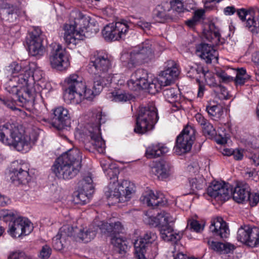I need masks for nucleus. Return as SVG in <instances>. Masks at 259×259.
<instances>
[{
	"mask_svg": "<svg viewBox=\"0 0 259 259\" xmlns=\"http://www.w3.org/2000/svg\"><path fill=\"white\" fill-rule=\"evenodd\" d=\"M237 240L251 247H259V228L244 226L237 232Z\"/></svg>",
	"mask_w": 259,
	"mask_h": 259,
	"instance_id": "nucleus-18",
	"label": "nucleus"
},
{
	"mask_svg": "<svg viewBox=\"0 0 259 259\" xmlns=\"http://www.w3.org/2000/svg\"><path fill=\"white\" fill-rule=\"evenodd\" d=\"M140 200L149 206L155 207L163 206L167 203V201L163 194L156 192L155 194L152 190L146 191L140 198Z\"/></svg>",
	"mask_w": 259,
	"mask_h": 259,
	"instance_id": "nucleus-27",
	"label": "nucleus"
},
{
	"mask_svg": "<svg viewBox=\"0 0 259 259\" xmlns=\"http://www.w3.org/2000/svg\"><path fill=\"white\" fill-rule=\"evenodd\" d=\"M236 9L234 6H228L224 9V12L226 15H231L235 13Z\"/></svg>",
	"mask_w": 259,
	"mask_h": 259,
	"instance_id": "nucleus-63",
	"label": "nucleus"
},
{
	"mask_svg": "<svg viewBox=\"0 0 259 259\" xmlns=\"http://www.w3.org/2000/svg\"><path fill=\"white\" fill-rule=\"evenodd\" d=\"M94 122L88 125V129L91 144L99 153H104L105 151V143L101 136L100 125L105 122L106 115L101 110H97L93 114Z\"/></svg>",
	"mask_w": 259,
	"mask_h": 259,
	"instance_id": "nucleus-9",
	"label": "nucleus"
},
{
	"mask_svg": "<svg viewBox=\"0 0 259 259\" xmlns=\"http://www.w3.org/2000/svg\"><path fill=\"white\" fill-rule=\"evenodd\" d=\"M92 78L93 80L92 89H87L85 86V89L83 90L82 93L79 94V96L75 100L74 104H79L84 99L92 100L101 92L105 83L100 80H97V78Z\"/></svg>",
	"mask_w": 259,
	"mask_h": 259,
	"instance_id": "nucleus-25",
	"label": "nucleus"
},
{
	"mask_svg": "<svg viewBox=\"0 0 259 259\" xmlns=\"http://www.w3.org/2000/svg\"><path fill=\"white\" fill-rule=\"evenodd\" d=\"M237 15L242 21H245L246 16L248 14L253 15L252 18L249 17L245 22V27L252 33H259V7H253L248 10L241 9L237 12Z\"/></svg>",
	"mask_w": 259,
	"mask_h": 259,
	"instance_id": "nucleus-20",
	"label": "nucleus"
},
{
	"mask_svg": "<svg viewBox=\"0 0 259 259\" xmlns=\"http://www.w3.org/2000/svg\"><path fill=\"white\" fill-rule=\"evenodd\" d=\"M204 11L201 9L194 12L193 18L198 22H199L204 15Z\"/></svg>",
	"mask_w": 259,
	"mask_h": 259,
	"instance_id": "nucleus-60",
	"label": "nucleus"
},
{
	"mask_svg": "<svg viewBox=\"0 0 259 259\" xmlns=\"http://www.w3.org/2000/svg\"><path fill=\"white\" fill-rule=\"evenodd\" d=\"M210 231L213 236L220 238H227L229 234L228 226L221 217H217L211 220Z\"/></svg>",
	"mask_w": 259,
	"mask_h": 259,
	"instance_id": "nucleus-28",
	"label": "nucleus"
},
{
	"mask_svg": "<svg viewBox=\"0 0 259 259\" xmlns=\"http://www.w3.org/2000/svg\"><path fill=\"white\" fill-rule=\"evenodd\" d=\"M204 77L207 84L210 87L214 88L218 84L215 81L214 77L210 73H208V74H206Z\"/></svg>",
	"mask_w": 259,
	"mask_h": 259,
	"instance_id": "nucleus-57",
	"label": "nucleus"
},
{
	"mask_svg": "<svg viewBox=\"0 0 259 259\" xmlns=\"http://www.w3.org/2000/svg\"><path fill=\"white\" fill-rule=\"evenodd\" d=\"M195 118L198 123V124L201 126V127L205 125V124L208 122V120L205 119L201 114L200 113H197L195 116Z\"/></svg>",
	"mask_w": 259,
	"mask_h": 259,
	"instance_id": "nucleus-59",
	"label": "nucleus"
},
{
	"mask_svg": "<svg viewBox=\"0 0 259 259\" xmlns=\"http://www.w3.org/2000/svg\"><path fill=\"white\" fill-rule=\"evenodd\" d=\"M246 201H249L251 206H254L259 202V194L257 193L251 194L249 192V194Z\"/></svg>",
	"mask_w": 259,
	"mask_h": 259,
	"instance_id": "nucleus-54",
	"label": "nucleus"
},
{
	"mask_svg": "<svg viewBox=\"0 0 259 259\" xmlns=\"http://www.w3.org/2000/svg\"><path fill=\"white\" fill-rule=\"evenodd\" d=\"M52 252V249L48 245H45L42 246L41 250L40 251L39 256L44 259L48 258Z\"/></svg>",
	"mask_w": 259,
	"mask_h": 259,
	"instance_id": "nucleus-55",
	"label": "nucleus"
},
{
	"mask_svg": "<svg viewBox=\"0 0 259 259\" xmlns=\"http://www.w3.org/2000/svg\"><path fill=\"white\" fill-rule=\"evenodd\" d=\"M207 193L218 201H226L231 196L232 189L228 184L213 182L207 188Z\"/></svg>",
	"mask_w": 259,
	"mask_h": 259,
	"instance_id": "nucleus-22",
	"label": "nucleus"
},
{
	"mask_svg": "<svg viewBox=\"0 0 259 259\" xmlns=\"http://www.w3.org/2000/svg\"><path fill=\"white\" fill-rule=\"evenodd\" d=\"M88 191L75 192L73 194L72 201L77 204L83 205L89 201L88 195L85 193Z\"/></svg>",
	"mask_w": 259,
	"mask_h": 259,
	"instance_id": "nucleus-43",
	"label": "nucleus"
},
{
	"mask_svg": "<svg viewBox=\"0 0 259 259\" xmlns=\"http://www.w3.org/2000/svg\"><path fill=\"white\" fill-rule=\"evenodd\" d=\"M188 226L196 232H199L203 229V227L197 221L195 220H189Z\"/></svg>",
	"mask_w": 259,
	"mask_h": 259,
	"instance_id": "nucleus-53",
	"label": "nucleus"
},
{
	"mask_svg": "<svg viewBox=\"0 0 259 259\" xmlns=\"http://www.w3.org/2000/svg\"><path fill=\"white\" fill-rule=\"evenodd\" d=\"M8 73L12 75L6 84V90L12 95L11 99L0 97V103L14 110L16 109L17 102L22 106H26L32 102L35 95L34 82L30 81V76L26 74V71L16 62H13L8 67Z\"/></svg>",
	"mask_w": 259,
	"mask_h": 259,
	"instance_id": "nucleus-1",
	"label": "nucleus"
},
{
	"mask_svg": "<svg viewBox=\"0 0 259 259\" xmlns=\"http://www.w3.org/2000/svg\"><path fill=\"white\" fill-rule=\"evenodd\" d=\"M43 39L40 29L38 27H34L26 40L28 51L31 55L39 57L44 54L45 49L42 45Z\"/></svg>",
	"mask_w": 259,
	"mask_h": 259,
	"instance_id": "nucleus-15",
	"label": "nucleus"
},
{
	"mask_svg": "<svg viewBox=\"0 0 259 259\" xmlns=\"http://www.w3.org/2000/svg\"><path fill=\"white\" fill-rule=\"evenodd\" d=\"M80 183L82 186V190L84 191H90L93 189V180L91 176L85 177Z\"/></svg>",
	"mask_w": 259,
	"mask_h": 259,
	"instance_id": "nucleus-47",
	"label": "nucleus"
},
{
	"mask_svg": "<svg viewBox=\"0 0 259 259\" xmlns=\"http://www.w3.org/2000/svg\"><path fill=\"white\" fill-rule=\"evenodd\" d=\"M168 151V148L161 144H152L147 148L146 155L148 158H153L159 157Z\"/></svg>",
	"mask_w": 259,
	"mask_h": 259,
	"instance_id": "nucleus-33",
	"label": "nucleus"
},
{
	"mask_svg": "<svg viewBox=\"0 0 259 259\" xmlns=\"http://www.w3.org/2000/svg\"><path fill=\"white\" fill-rule=\"evenodd\" d=\"M155 48L152 42L146 40L130 53H124L120 57L122 65L130 69L148 63L155 58Z\"/></svg>",
	"mask_w": 259,
	"mask_h": 259,
	"instance_id": "nucleus-4",
	"label": "nucleus"
},
{
	"mask_svg": "<svg viewBox=\"0 0 259 259\" xmlns=\"http://www.w3.org/2000/svg\"><path fill=\"white\" fill-rule=\"evenodd\" d=\"M80 151L73 148L62 154L54 162L52 170L59 178L71 179L78 173L81 165Z\"/></svg>",
	"mask_w": 259,
	"mask_h": 259,
	"instance_id": "nucleus-2",
	"label": "nucleus"
},
{
	"mask_svg": "<svg viewBox=\"0 0 259 259\" xmlns=\"http://www.w3.org/2000/svg\"><path fill=\"white\" fill-rule=\"evenodd\" d=\"M101 165L103 168V170L105 172L107 169L110 167V166L113 165L109 161H107L105 160H102L100 162Z\"/></svg>",
	"mask_w": 259,
	"mask_h": 259,
	"instance_id": "nucleus-64",
	"label": "nucleus"
},
{
	"mask_svg": "<svg viewBox=\"0 0 259 259\" xmlns=\"http://www.w3.org/2000/svg\"><path fill=\"white\" fill-rule=\"evenodd\" d=\"M0 141L18 151L26 152L31 148V139L21 126L6 123L0 125Z\"/></svg>",
	"mask_w": 259,
	"mask_h": 259,
	"instance_id": "nucleus-3",
	"label": "nucleus"
},
{
	"mask_svg": "<svg viewBox=\"0 0 259 259\" xmlns=\"http://www.w3.org/2000/svg\"><path fill=\"white\" fill-rule=\"evenodd\" d=\"M8 232L13 238L20 237L28 235L32 230L30 222L26 218L18 215L10 221Z\"/></svg>",
	"mask_w": 259,
	"mask_h": 259,
	"instance_id": "nucleus-17",
	"label": "nucleus"
},
{
	"mask_svg": "<svg viewBox=\"0 0 259 259\" xmlns=\"http://www.w3.org/2000/svg\"><path fill=\"white\" fill-rule=\"evenodd\" d=\"M190 191L188 193L196 192L198 190H202L205 187V182L202 176H198L197 178L189 179Z\"/></svg>",
	"mask_w": 259,
	"mask_h": 259,
	"instance_id": "nucleus-37",
	"label": "nucleus"
},
{
	"mask_svg": "<svg viewBox=\"0 0 259 259\" xmlns=\"http://www.w3.org/2000/svg\"><path fill=\"white\" fill-rule=\"evenodd\" d=\"M171 67L161 71L158 78H150L147 84L146 89L151 94H155L158 93L162 87L169 85L174 81L179 73V70L173 62Z\"/></svg>",
	"mask_w": 259,
	"mask_h": 259,
	"instance_id": "nucleus-11",
	"label": "nucleus"
},
{
	"mask_svg": "<svg viewBox=\"0 0 259 259\" xmlns=\"http://www.w3.org/2000/svg\"><path fill=\"white\" fill-rule=\"evenodd\" d=\"M196 131L194 126L187 125L177 137L174 147L175 152L181 155L190 151L195 140Z\"/></svg>",
	"mask_w": 259,
	"mask_h": 259,
	"instance_id": "nucleus-13",
	"label": "nucleus"
},
{
	"mask_svg": "<svg viewBox=\"0 0 259 259\" xmlns=\"http://www.w3.org/2000/svg\"><path fill=\"white\" fill-rule=\"evenodd\" d=\"M199 169V165L196 161L193 162L187 167L188 171L191 174H193L195 176L198 174Z\"/></svg>",
	"mask_w": 259,
	"mask_h": 259,
	"instance_id": "nucleus-56",
	"label": "nucleus"
},
{
	"mask_svg": "<svg viewBox=\"0 0 259 259\" xmlns=\"http://www.w3.org/2000/svg\"><path fill=\"white\" fill-rule=\"evenodd\" d=\"M17 215L18 212L15 210H0V219H3L6 222L12 221Z\"/></svg>",
	"mask_w": 259,
	"mask_h": 259,
	"instance_id": "nucleus-44",
	"label": "nucleus"
},
{
	"mask_svg": "<svg viewBox=\"0 0 259 259\" xmlns=\"http://www.w3.org/2000/svg\"><path fill=\"white\" fill-rule=\"evenodd\" d=\"M249 76L246 73V70L241 68L236 70V76L234 80L235 84L238 85H242L248 80Z\"/></svg>",
	"mask_w": 259,
	"mask_h": 259,
	"instance_id": "nucleus-40",
	"label": "nucleus"
},
{
	"mask_svg": "<svg viewBox=\"0 0 259 259\" xmlns=\"http://www.w3.org/2000/svg\"><path fill=\"white\" fill-rule=\"evenodd\" d=\"M216 96L220 99H227L228 96L227 90L224 87L218 84L213 89Z\"/></svg>",
	"mask_w": 259,
	"mask_h": 259,
	"instance_id": "nucleus-46",
	"label": "nucleus"
},
{
	"mask_svg": "<svg viewBox=\"0 0 259 259\" xmlns=\"http://www.w3.org/2000/svg\"><path fill=\"white\" fill-rule=\"evenodd\" d=\"M102 233L110 236L111 243L119 253L125 252L128 248L125 238L119 235L122 233L124 228L120 222L103 223L99 228Z\"/></svg>",
	"mask_w": 259,
	"mask_h": 259,
	"instance_id": "nucleus-8",
	"label": "nucleus"
},
{
	"mask_svg": "<svg viewBox=\"0 0 259 259\" xmlns=\"http://www.w3.org/2000/svg\"><path fill=\"white\" fill-rule=\"evenodd\" d=\"M206 110L209 115L213 117H220L223 113V107L221 104H210L206 106Z\"/></svg>",
	"mask_w": 259,
	"mask_h": 259,
	"instance_id": "nucleus-41",
	"label": "nucleus"
},
{
	"mask_svg": "<svg viewBox=\"0 0 259 259\" xmlns=\"http://www.w3.org/2000/svg\"><path fill=\"white\" fill-rule=\"evenodd\" d=\"M134 184L127 180H123L120 183L113 181L110 182L105 190L107 198L118 199L119 202L128 201L135 192Z\"/></svg>",
	"mask_w": 259,
	"mask_h": 259,
	"instance_id": "nucleus-10",
	"label": "nucleus"
},
{
	"mask_svg": "<svg viewBox=\"0 0 259 259\" xmlns=\"http://www.w3.org/2000/svg\"><path fill=\"white\" fill-rule=\"evenodd\" d=\"M49 57V62L52 68L59 71L66 70L70 66L68 55L65 49L57 44H53Z\"/></svg>",
	"mask_w": 259,
	"mask_h": 259,
	"instance_id": "nucleus-14",
	"label": "nucleus"
},
{
	"mask_svg": "<svg viewBox=\"0 0 259 259\" xmlns=\"http://www.w3.org/2000/svg\"><path fill=\"white\" fill-rule=\"evenodd\" d=\"M250 189L248 184L241 183L238 185L234 189L232 194L233 199L238 203H242L246 200Z\"/></svg>",
	"mask_w": 259,
	"mask_h": 259,
	"instance_id": "nucleus-30",
	"label": "nucleus"
},
{
	"mask_svg": "<svg viewBox=\"0 0 259 259\" xmlns=\"http://www.w3.org/2000/svg\"><path fill=\"white\" fill-rule=\"evenodd\" d=\"M66 89L64 99L67 104H74L79 94L85 89V83L81 76L76 73L70 74L65 79Z\"/></svg>",
	"mask_w": 259,
	"mask_h": 259,
	"instance_id": "nucleus-12",
	"label": "nucleus"
},
{
	"mask_svg": "<svg viewBox=\"0 0 259 259\" xmlns=\"http://www.w3.org/2000/svg\"><path fill=\"white\" fill-rule=\"evenodd\" d=\"M30 255H27L22 251H15L10 253L8 259H32Z\"/></svg>",
	"mask_w": 259,
	"mask_h": 259,
	"instance_id": "nucleus-51",
	"label": "nucleus"
},
{
	"mask_svg": "<svg viewBox=\"0 0 259 259\" xmlns=\"http://www.w3.org/2000/svg\"><path fill=\"white\" fill-rule=\"evenodd\" d=\"M220 34L218 28H216L213 23H211L209 26V30L205 33V37L210 41H214L216 43L219 40Z\"/></svg>",
	"mask_w": 259,
	"mask_h": 259,
	"instance_id": "nucleus-39",
	"label": "nucleus"
},
{
	"mask_svg": "<svg viewBox=\"0 0 259 259\" xmlns=\"http://www.w3.org/2000/svg\"><path fill=\"white\" fill-rule=\"evenodd\" d=\"M179 91L177 88H169L163 91V95L168 102L174 103L177 101L178 98Z\"/></svg>",
	"mask_w": 259,
	"mask_h": 259,
	"instance_id": "nucleus-42",
	"label": "nucleus"
},
{
	"mask_svg": "<svg viewBox=\"0 0 259 259\" xmlns=\"http://www.w3.org/2000/svg\"><path fill=\"white\" fill-rule=\"evenodd\" d=\"M137 25L145 31L150 30L151 27L150 23L143 20L139 21L137 22Z\"/></svg>",
	"mask_w": 259,
	"mask_h": 259,
	"instance_id": "nucleus-58",
	"label": "nucleus"
},
{
	"mask_svg": "<svg viewBox=\"0 0 259 259\" xmlns=\"http://www.w3.org/2000/svg\"><path fill=\"white\" fill-rule=\"evenodd\" d=\"M17 7L11 5L3 0H0V15L3 19L10 22H14L19 15Z\"/></svg>",
	"mask_w": 259,
	"mask_h": 259,
	"instance_id": "nucleus-29",
	"label": "nucleus"
},
{
	"mask_svg": "<svg viewBox=\"0 0 259 259\" xmlns=\"http://www.w3.org/2000/svg\"><path fill=\"white\" fill-rule=\"evenodd\" d=\"M158 119L157 111L154 105H148L139 107L134 131L143 134L153 129Z\"/></svg>",
	"mask_w": 259,
	"mask_h": 259,
	"instance_id": "nucleus-6",
	"label": "nucleus"
},
{
	"mask_svg": "<svg viewBox=\"0 0 259 259\" xmlns=\"http://www.w3.org/2000/svg\"><path fill=\"white\" fill-rule=\"evenodd\" d=\"M150 220V225L158 228L161 238L165 241L176 242L181 239L182 234L175 232L172 226L176 218L169 213L162 211Z\"/></svg>",
	"mask_w": 259,
	"mask_h": 259,
	"instance_id": "nucleus-5",
	"label": "nucleus"
},
{
	"mask_svg": "<svg viewBox=\"0 0 259 259\" xmlns=\"http://www.w3.org/2000/svg\"><path fill=\"white\" fill-rule=\"evenodd\" d=\"M111 66V61L108 55L104 52L97 51L91 56L89 71L92 74V78H97V80L105 82Z\"/></svg>",
	"mask_w": 259,
	"mask_h": 259,
	"instance_id": "nucleus-7",
	"label": "nucleus"
},
{
	"mask_svg": "<svg viewBox=\"0 0 259 259\" xmlns=\"http://www.w3.org/2000/svg\"><path fill=\"white\" fill-rule=\"evenodd\" d=\"M29 168L26 164L13 162L10 170V178L15 185H26L30 180Z\"/></svg>",
	"mask_w": 259,
	"mask_h": 259,
	"instance_id": "nucleus-19",
	"label": "nucleus"
},
{
	"mask_svg": "<svg viewBox=\"0 0 259 259\" xmlns=\"http://www.w3.org/2000/svg\"><path fill=\"white\" fill-rule=\"evenodd\" d=\"M52 125L61 130L70 125V118L67 109L59 106L53 110Z\"/></svg>",
	"mask_w": 259,
	"mask_h": 259,
	"instance_id": "nucleus-24",
	"label": "nucleus"
},
{
	"mask_svg": "<svg viewBox=\"0 0 259 259\" xmlns=\"http://www.w3.org/2000/svg\"><path fill=\"white\" fill-rule=\"evenodd\" d=\"M129 26L125 21L117 22L106 25L102 30V35L107 40H118L124 38Z\"/></svg>",
	"mask_w": 259,
	"mask_h": 259,
	"instance_id": "nucleus-16",
	"label": "nucleus"
},
{
	"mask_svg": "<svg viewBox=\"0 0 259 259\" xmlns=\"http://www.w3.org/2000/svg\"><path fill=\"white\" fill-rule=\"evenodd\" d=\"M170 11L168 4L167 3L158 5L153 10V18L159 22H163L166 20L171 18L168 13Z\"/></svg>",
	"mask_w": 259,
	"mask_h": 259,
	"instance_id": "nucleus-31",
	"label": "nucleus"
},
{
	"mask_svg": "<svg viewBox=\"0 0 259 259\" xmlns=\"http://www.w3.org/2000/svg\"><path fill=\"white\" fill-rule=\"evenodd\" d=\"M85 19L84 17L82 16L80 19H75V26L68 24L64 25V39L67 45L72 44L75 46L80 40L84 39L85 36L83 30L77 31L75 28L78 24L80 23L81 21L83 22Z\"/></svg>",
	"mask_w": 259,
	"mask_h": 259,
	"instance_id": "nucleus-21",
	"label": "nucleus"
},
{
	"mask_svg": "<svg viewBox=\"0 0 259 259\" xmlns=\"http://www.w3.org/2000/svg\"><path fill=\"white\" fill-rule=\"evenodd\" d=\"M154 174L160 180H163L170 175V167L167 162L161 161L154 167Z\"/></svg>",
	"mask_w": 259,
	"mask_h": 259,
	"instance_id": "nucleus-34",
	"label": "nucleus"
},
{
	"mask_svg": "<svg viewBox=\"0 0 259 259\" xmlns=\"http://www.w3.org/2000/svg\"><path fill=\"white\" fill-rule=\"evenodd\" d=\"M104 172L112 180L110 182L112 183L113 181L117 182V176L119 173V171L115 164L111 165L110 167L107 169Z\"/></svg>",
	"mask_w": 259,
	"mask_h": 259,
	"instance_id": "nucleus-45",
	"label": "nucleus"
},
{
	"mask_svg": "<svg viewBox=\"0 0 259 259\" xmlns=\"http://www.w3.org/2000/svg\"><path fill=\"white\" fill-rule=\"evenodd\" d=\"M149 79L147 71L143 69H138L132 73L127 84L131 90L136 91L145 89Z\"/></svg>",
	"mask_w": 259,
	"mask_h": 259,
	"instance_id": "nucleus-23",
	"label": "nucleus"
},
{
	"mask_svg": "<svg viewBox=\"0 0 259 259\" xmlns=\"http://www.w3.org/2000/svg\"><path fill=\"white\" fill-rule=\"evenodd\" d=\"M74 232H76V229L75 230L70 225H64L60 229L56 236H59L64 242H66L68 237L73 235Z\"/></svg>",
	"mask_w": 259,
	"mask_h": 259,
	"instance_id": "nucleus-38",
	"label": "nucleus"
},
{
	"mask_svg": "<svg viewBox=\"0 0 259 259\" xmlns=\"http://www.w3.org/2000/svg\"><path fill=\"white\" fill-rule=\"evenodd\" d=\"M98 229H99L98 226L91 225L90 228L85 231L80 230L78 234V237L82 241L85 243L89 242L94 238Z\"/></svg>",
	"mask_w": 259,
	"mask_h": 259,
	"instance_id": "nucleus-36",
	"label": "nucleus"
},
{
	"mask_svg": "<svg viewBox=\"0 0 259 259\" xmlns=\"http://www.w3.org/2000/svg\"><path fill=\"white\" fill-rule=\"evenodd\" d=\"M109 97L115 102H127L133 98V96L127 91L120 89H115L109 94Z\"/></svg>",
	"mask_w": 259,
	"mask_h": 259,
	"instance_id": "nucleus-35",
	"label": "nucleus"
},
{
	"mask_svg": "<svg viewBox=\"0 0 259 259\" xmlns=\"http://www.w3.org/2000/svg\"><path fill=\"white\" fill-rule=\"evenodd\" d=\"M202 132L205 136L213 137L216 135V131L213 125L208 121L202 127Z\"/></svg>",
	"mask_w": 259,
	"mask_h": 259,
	"instance_id": "nucleus-49",
	"label": "nucleus"
},
{
	"mask_svg": "<svg viewBox=\"0 0 259 259\" xmlns=\"http://www.w3.org/2000/svg\"><path fill=\"white\" fill-rule=\"evenodd\" d=\"M204 11L201 9L194 12L193 18L198 22H199L204 15Z\"/></svg>",
	"mask_w": 259,
	"mask_h": 259,
	"instance_id": "nucleus-61",
	"label": "nucleus"
},
{
	"mask_svg": "<svg viewBox=\"0 0 259 259\" xmlns=\"http://www.w3.org/2000/svg\"><path fill=\"white\" fill-rule=\"evenodd\" d=\"M170 7L174 11L178 13L184 12L185 9L181 0H172L170 2Z\"/></svg>",
	"mask_w": 259,
	"mask_h": 259,
	"instance_id": "nucleus-50",
	"label": "nucleus"
},
{
	"mask_svg": "<svg viewBox=\"0 0 259 259\" xmlns=\"http://www.w3.org/2000/svg\"><path fill=\"white\" fill-rule=\"evenodd\" d=\"M216 75L220 78V82L228 83L234 80V78L228 75L225 71L222 70H218L216 71Z\"/></svg>",
	"mask_w": 259,
	"mask_h": 259,
	"instance_id": "nucleus-48",
	"label": "nucleus"
},
{
	"mask_svg": "<svg viewBox=\"0 0 259 259\" xmlns=\"http://www.w3.org/2000/svg\"><path fill=\"white\" fill-rule=\"evenodd\" d=\"M196 53L206 63H211L212 61H218V52L211 46L205 43H201L196 46Z\"/></svg>",
	"mask_w": 259,
	"mask_h": 259,
	"instance_id": "nucleus-26",
	"label": "nucleus"
},
{
	"mask_svg": "<svg viewBox=\"0 0 259 259\" xmlns=\"http://www.w3.org/2000/svg\"><path fill=\"white\" fill-rule=\"evenodd\" d=\"M235 160H239L242 159L243 155V151L241 150H234L232 155Z\"/></svg>",
	"mask_w": 259,
	"mask_h": 259,
	"instance_id": "nucleus-62",
	"label": "nucleus"
},
{
	"mask_svg": "<svg viewBox=\"0 0 259 259\" xmlns=\"http://www.w3.org/2000/svg\"><path fill=\"white\" fill-rule=\"evenodd\" d=\"M64 242L63 240L59 237V236L56 235V236L53 238V246L56 250H61L64 247Z\"/></svg>",
	"mask_w": 259,
	"mask_h": 259,
	"instance_id": "nucleus-52",
	"label": "nucleus"
},
{
	"mask_svg": "<svg viewBox=\"0 0 259 259\" xmlns=\"http://www.w3.org/2000/svg\"><path fill=\"white\" fill-rule=\"evenodd\" d=\"M208 244L211 249L219 254H227L235 249L234 245L228 242L208 241Z\"/></svg>",
	"mask_w": 259,
	"mask_h": 259,
	"instance_id": "nucleus-32",
	"label": "nucleus"
}]
</instances>
